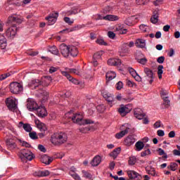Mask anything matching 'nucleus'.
Here are the masks:
<instances>
[{
  "label": "nucleus",
  "instance_id": "nucleus-36",
  "mask_svg": "<svg viewBox=\"0 0 180 180\" xmlns=\"http://www.w3.org/2000/svg\"><path fill=\"white\" fill-rule=\"evenodd\" d=\"M164 66L160 65L158 67V75L159 79H161L162 78V73L164 72Z\"/></svg>",
  "mask_w": 180,
  "mask_h": 180
},
{
  "label": "nucleus",
  "instance_id": "nucleus-41",
  "mask_svg": "<svg viewBox=\"0 0 180 180\" xmlns=\"http://www.w3.org/2000/svg\"><path fill=\"white\" fill-rule=\"evenodd\" d=\"M69 174L70 176L73 177L75 180H81V177L78 174L75 173V172H69Z\"/></svg>",
  "mask_w": 180,
  "mask_h": 180
},
{
  "label": "nucleus",
  "instance_id": "nucleus-44",
  "mask_svg": "<svg viewBox=\"0 0 180 180\" xmlns=\"http://www.w3.org/2000/svg\"><path fill=\"white\" fill-rule=\"evenodd\" d=\"M8 5H15V6H22L23 4L22 2H15V0H8Z\"/></svg>",
  "mask_w": 180,
  "mask_h": 180
},
{
  "label": "nucleus",
  "instance_id": "nucleus-24",
  "mask_svg": "<svg viewBox=\"0 0 180 180\" xmlns=\"http://www.w3.org/2000/svg\"><path fill=\"white\" fill-rule=\"evenodd\" d=\"M18 127H22L27 133H30L32 130V127L29 124H25L22 122H19Z\"/></svg>",
  "mask_w": 180,
  "mask_h": 180
},
{
  "label": "nucleus",
  "instance_id": "nucleus-64",
  "mask_svg": "<svg viewBox=\"0 0 180 180\" xmlns=\"http://www.w3.org/2000/svg\"><path fill=\"white\" fill-rule=\"evenodd\" d=\"M122 29H123V25L118 24V25H115V30L117 32H120L122 30Z\"/></svg>",
  "mask_w": 180,
  "mask_h": 180
},
{
  "label": "nucleus",
  "instance_id": "nucleus-15",
  "mask_svg": "<svg viewBox=\"0 0 180 180\" xmlns=\"http://www.w3.org/2000/svg\"><path fill=\"white\" fill-rule=\"evenodd\" d=\"M127 174L129 178V180L134 179V180H139L140 179V174H139L137 172L134 170H128L127 171Z\"/></svg>",
  "mask_w": 180,
  "mask_h": 180
},
{
  "label": "nucleus",
  "instance_id": "nucleus-43",
  "mask_svg": "<svg viewBox=\"0 0 180 180\" xmlns=\"http://www.w3.org/2000/svg\"><path fill=\"white\" fill-rule=\"evenodd\" d=\"M103 54V51H98L97 53H96L94 56H93V58L94 60H99L101 59V58L102 57V55Z\"/></svg>",
  "mask_w": 180,
  "mask_h": 180
},
{
  "label": "nucleus",
  "instance_id": "nucleus-62",
  "mask_svg": "<svg viewBox=\"0 0 180 180\" xmlns=\"http://www.w3.org/2000/svg\"><path fill=\"white\" fill-rule=\"evenodd\" d=\"M146 2H148V0H136L137 5H144Z\"/></svg>",
  "mask_w": 180,
  "mask_h": 180
},
{
  "label": "nucleus",
  "instance_id": "nucleus-54",
  "mask_svg": "<svg viewBox=\"0 0 180 180\" xmlns=\"http://www.w3.org/2000/svg\"><path fill=\"white\" fill-rule=\"evenodd\" d=\"M150 154H151V151L150 149H148L143 152H141V157H146V155H150Z\"/></svg>",
  "mask_w": 180,
  "mask_h": 180
},
{
  "label": "nucleus",
  "instance_id": "nucleus-23",
  "mask_svg": "<svg viewBox=\"0 0 180 180\" xmlns=\"http://www.w3.org/2000/svg\"><path fill=\"white\" fill-rule=\"evenodd\" d=\"M53 158L45 155L41 158V162H43V164H45L46 165H50V164L53 162Z\"/></svg>",
  "mask_w": 180,
  "mask_h": 180
},
{
  "label": "nucleus",
  "instance_id": "nucleus-48",
  "mask_svg": "<svg viewBox=\"0 0 180 180\" xmlns=\"http://www.w3.org/2000/svg\"><path fill=\"white\" fill-rule=\"evenodd\" d=\"M154 129H159V127H164V124L161 122V121L158 120L153 124Z\"/></svg>",
  "mask_w": 180,
  "mask_h": 180
},
{
  "label": "nucleus",
  "instance_id": "nucleus-46",
  "mask_svg": "<svg viewBox=\"0 0 180 180\" xmlns=\"http://www.w3.org/2000/svg\"><path fill=\"white\" fill-rule=\"evenodd\" d=\"M96 110H97V112H98V113H103V112H105V105H97Z\"/></svg>",
  "mask_w": 180,
  "mask_h": 180
},
{
  "label": "nucleus",
  "instance_id": "nucleus-51",
  "mask_svg": "<svg viewBox=\"0 0 180 180\" xmlns=\"http://www.w3.org/2000/svg\"><path fill=\"white\" fill-rule=\"evenodd\" d=\"M29 136L32 140H37L38 139L37 134L35 131L30 132Z\"/></svg>",
  "mask_w": 180,
  "mask_h": 180
},
{
  "label": "nucleus",
  "instance_id": "nucleus-2",
  "mask_svg": "<svg viewBox=\"0 0 180 180\" xmlns=\"http://www.w3.org/2000/svg\"><path fill=\"white\" fill-rule=\"evenodd\" d=\"M65 120L68 122L72 121L73 123H77V124H94L95 122L90 119H84L80 114H72V111H70L65 115Z\"/></svg>",
  "mask_w": 180,
  "mask_h": 180
},
{
  "label": "nucleus",
  "instance_id": "nucleus-57",
  "mask_svg": "<svg viewBox=\"0 0 180 180\" xmlns=\"http://www.w3.org/2000/svg\"><path fill=\"white\" fill-rule=\"evenodd\" d=\"M138 63H139V64H142V65H146V64H147V58H143L139 59Z\"/></svg>",
  "mask_w": 180,
  "mask_h": 180
},
{
  "label": "nucleus",
  "instance_id": "nucleus-32",
  "mask_svg": "<svg viewBox=\"0 0 180 180\" xmlns=\"http://www.w3.org/2000/svg\"><path fill=\"white\" fill-rule=\"evenodd\" d=\"M143 71L148 78H154V73L153 72V70H151V69L148 68H145Z\"/></svg>",
  "mask_w": 180,
  "mask_h": 180
},
{
  "label": "nucleus",
  "instance_id": "nucleus-30",
  "mask_svg": "<svg viewBox=\"0 0 180 180\" xmlns=\"http://www.w3.org/2000/svg\"><path fill=\"white\" fill-rule=\"evenodd\" d=\"M35 124L39 129L40 131H46V130H47V127H46V124H44L43 122H40V121L37 120L35 121Z\"/></svg>",
  "mask_w": 180,
  "mask_h": 180
},
{
  "label": "nucleus",
  "instance_id": "nucleus-14",
  "mask_svg": "<svg viewBox=\"0 0 180 180\" xmlns=\"http://www.w3.org/2000/svg\"><path fill=\"white\" fill-rule=\"evenodd\" d=\"M86 25L84 24L77 25L70 29L63 30L60 31V33H70V32H75L77 30H80V29H84Z\"/></svg>",
  "mask_w": 180,
  "mask_h": 180
},
{
  "label": "nucleus",
  "instance_id": "nucleus-6",
  "mask_svg": "<svg viewBox=\"0 0 180 180\" xmlns=\"http://www.w3.org/2000/svg\"><path fill=\"white\" fill-rule=\"evenodd\" d=\"M130 127L131 126L130 124H124L121 126L120 130H122L120 133H117L115 134V139H122V137H124L127 133H129L130 130Z\"/></svg>",
  "mask_w": 180,
  "mask_h": 180
},
{
  "label": "nucleus",
  "instance_id": "nucleus-59",
  "mask_svg": "<svg viewBox=\"0 0 180 180\" xmlns=\"http://www.w3.org/2000/svg\"><path fill=\"white\" fill-rule=\"evenodd\" d=\"M122 65V61H120V59H114L113 65L119 67V65Z\"/></svg>",
  "mask_w": 180,
  "mask_h": 180
},
{
  "label": "nucleus",
  "instance_id": "nucleus-56",
  "mask_svg": "<svg viewBox=\"0 0 180 180\" xmlns=\"http://www.w3.org/2000/svg\"><path fill=\"white\" fill-rule=\"evenodd\" d=\"M96 43L98 44H100V46H108V44L106 42H105V41L103 39H97L96 40Z\"/></svg>",
  "mask_w": 180,
  "mask_h": 180
},
{
  "label": "nucleus",
  "instance_id": "nucleus-49",
  "mask_svg": "<svg viewBox=\"0 0 180 180\" xmlns=\"http://www.w3.org/2000/svg\"><path fill=\"white\" fill-rule=\"evenodd\" d=\"M82 174L83 176H84V178H87L88 179H91V178H92V175H91V173L85 171V170H82Z\"/></svg>",
  "mask_w": 180,
  "mask_h": 180
},
{
  "label": "nucleus",
  "instance_id": "nucleus-21",
  "mask_svg": "<svg viewBox=\"0 0 180 180\" xmlns=\"http://www.w3.org/2000/svg\"><path fill=\"white\" fill-rule=\"evenodd\" d=\"M69 56L77 57L78 56V49L74 46H69Z\"/></svg>",
  "mask_w": 180,
  "mask_h": 180
},
{
  "label": "nucleus",
  "instance_id": "nucleus-16",
  "mask_svg": "<svg viewBox=\"0 0 180 180\" xmlns=\"http://www.w3.org/2000/svg\"><path fill=\"white\" fill-rule=\"evenodd\" d=\"M135 46L138 49H146V39L143 38L137 39L135 41Z\"/></svg>",
  "mask_w": 180,
  "mask_h": 180
},
{
  "label": "nucleus",
  "instance_id": "nucleus-5",
  "mask_svg": "<svg viewBox=\"0 0 180 180\" xmlns=\"http://www.w3.org/2000/svg\"><path fill=\"white\" fill-rule=\"evenodd\" d=\"M23 91V86L19 82H12L10 84V92L15 95L20 94Z\"/></svg>",
  "mask_w": 180,
  "mask_h": 180
},
{
  "label": "nucleus",
  "instance_id": "nucleus-42",
  "mask_svg": "<svg viewBox=\"0 0 180 180\" xmlns=\"http://www.w3.org/2000/svg\"><path fill=\"white\" fill-rule=\"evenodd\" d=\"M124 23L127 26H133V25H134V22H133V19L131 18V17H129L128 18H127L124 20Z\"/></svg>",
  "mask_w": 180,
  "mask_h": 180
},
{
  "label": "nucleus",
  "instance_id": "nucleus-12",
  "mask_svg": "<svg viewBox=\"0 0 180 180\" xmlns=\"http://www.w3.org/2000/svg\"><path fill=\"white\" fill-rule=\"evenodd\" d=\"M60 51L63 57H68L70 56V46H67L65 44H62L60 46Z\"/></svg>",
  "mask_w": 180,
  "mask_h": 180
},
{
  "label": "nucleus",
  "instance_id": "nucleus-37",
  "mask_svg": "<svg viewBox=\"0 0 180 180\" xmlns=\"http://www.w3.org/2000/svg\"><path fill=\"white\" fill-rule=\"evenodd\" d=\"M49 53H51L52 54H54L55 56H58V49H57V47L56 46H51L49 49Z\"/></svg>",
  "mask_w": 180,
  "mask_h": 180
},
{
  "label": "nucleus",
  "instance_id": "nucleus-58",
  "mask_svg": "<svg viewBox=\"0 0 180 180\" xmlns=\"http://www.w3.org/2000/svg\"><path fill=\"white\" fill-rule=\"evenodd\" d=\"M64 21L65 22V23H68V25H72V23H74V20H71V18L68 17H65Z\"/></svg>",
  "mask_w": 180,
  "mask_h": 180
},
{
  "label": "nucleus",
  "instance_id": "nucleus-34",
  "mask_svg": "<svg viewBox=\"0 0 180 180\" xmlns=\"http://www.w3.org/2000/svg\"><path fill=\"white\" fill-rule=\"evenodd\" d=\"M16 143H19L20 146H22V147H27V148H30V144L25 141H22V139H18Z\"/></svg>",
  "mask_w": 180,
  "mask_h": 180
},
{
  "label": "nucleus",
  "instance_id": "nucleus-31",
  "mask_svg": "<svg viewBox=\"0 0 180 180\" xmlns=\"http://www.w3.org/2000/svg\"><path fill=\"white\" fill-rule=\"evenodd\" d=\"M6 38L3 34H0V47L4 49L6 47Z\"/></svg>",
  "mask_w": 180,
  "mask_h": 180
},
{
  "label": "nucleus",
  "instance_id": "nucleus-47",
  "mask_svg": "<svg viewBox=\"0 0 180 180\" xmlns=\"http://www.w3.org/2000/svg\"><path fill=\"white\" fill-rule=\"evenodd\" d=\"M162 99L165 102L164 104L165 105V108H168L169 106V103H170V101L168 99V97L164 96V94H162Z\"/></svg>",
  "mask_w": 180,
  "mask_h": 180
},
{
  "label": "nucleus",
  "instance_id": "nucleus-8",
  "mask_svg": "<svg viewBox=\"0 0 180 180\" xmlns=\"http://www.w3.org/2000/svg\"><path fill=\"white\" fill-rule=\"evenodd\" d=\"M37 103L33 98H28L27 100V108L30 112H34L37 109Z\"/></svg>",
  "mask_w": 180,
  "mask_h": 180
},
{
  "label": "nucleus",
  "instance_id": "nucleus-4",
  "mask_svg": "<svg viewBox=\"0 0 180 180\" xmlns=\"http://www.w3.org/2000/svg\"><path fill=\"white\" fill-rule=\"evenodd\" d=\"M19 157L22 162H27V161H32L34 158V155L27 149H22L20 150Z\"/></svg>",
  "mask_w": 180,
  "mask_h": 180
},
{
  "label": "nucleus",
  "instance_id": "nucleus-22",
  "mask_svg": "<svg viewBox=\"0 0 180 180\" xmlns=\"http://www.w3.org/2000/svg\"><path fill=\"white\" fill-rule=\"evenodd\" d=\"M102 162V158L99 155L95 156L91 162L92 167H98Z\"/></svg>",
  "mask_w": 180,
  "mask_h": 180
},
{
  "label": "nucleus",
  "instance_id": "nucleus-13",
  "mask_svg": "<svg viewBox=\"0 0 180 180\" xmlns=\"http://www.w3.org/2000/svg\"><path fill=\"white\" fill-rule=\"evenodd\" d=\"M34 112H37V115L39 116V117H46V116H47V110L43 106H38L37 109H35Z\"/></svg>",
  "mask_w": 180,
  "mask_h": 180
},
{
  "label": "nucleus",
  "instance_id": "nucleus-19",
  "mask_svg": "<svg viewBox=\"0 0 180 180\" xmlns=\"http://www.w3.org/2000/svg\"><path fill=\"white\" fill-rule=\"evenodd\" d=\"M63 75L66 77V78L72 82V84H75V85H79V81L77 80V79H74L68 72H63Z\"/></svg>",
  "mask_w": 180,
  "mask_h": 180
},
{
  "label": "nucleus",
  "instance_id": "nucleus-33",
  "mask_svg": "<svg viewBox=\"0 0 180 180\" xmlns=\"http://www.w3.org/2000/svg\"><path fill=\"white\" fill-rule=\"evenodd\" d=\"M106 84H109L112 79H113V72H108L105 75Z\"/></svg>",
  "mask_w": 180,
  "mask_h": 180
},
{
  "label": "nucleus",
  "instance_id": "nucleus-1",
  "mask_svg": "<svg viewBox=\"0 0 180 180\" xmlns=\"http://www.w3.org/2000/svg\"><path fill=\"white\" fill-rule=\"evenodd\" d=\"M8 23H11V27L6 31V36L8 39L12 40V39H14L15 36H16V32H18L17 26L22 23V19L15 15H13L8 17Z\"/></svg>",
  "mask_w": 180,
  "mask_h": 180
},
{
  "label": "nucleus",
  "instance_id": "nucleus-27",
  "mask_svg": "<svg viewBox=\"0 0 180 180\" xmlns=\"http://www.w3.org/2000/svg\"><path fill=\"white\" fill-rule=\"evenodd\" d=\"M124 143L126 146H131L136 143V139L133 136H129L124 140Z\"/></svg>",
  "mask_w": 180,
  "mask_h": 180
},
{
  "label": "nucleus",
  "instance_id": "nucleus-60",
  "mask_svg": "<svg viewBox=\"0 0 180 180\" xmlns=\"http://www.w3.org/2000/svg\"><path fill=\"white\" fill-rule=\"evenodd\" d=\"M68 15H77L78 13V8H73L68 11Z\"/></svg>",
  "mask_w": 180,
  "mask_h": 180
},
{
  "label": "nucleus",
  "instance_id": "nucleus-26",
  "mask_svg": "<svg viewBox=\"0 0 180 180\" xmlns=\"http://www.w3.org/2000/svg\"><path fill=\"white\" fill-rule=\"evenodd\" d=\"M6 144L9 150H15L17 147L16 143L12 141V139H6Z\"/></svg>",
  "mask_w": 180,
  "mask_h": 180
},
{
  "label": "nucleus",
  "instance_id": "nucleus-29",
  "mask_svg": "<svg viewBox=\"0 0 180 180\" xmlns=\"http://www.w3.org/2000/svg\"><path fill=\"white\" fill-rule=\"evenodd\" d=\"M158 15H159L158 11H153V15L150 18L151 23H153L154 25H155V23L158 22V18H159Z\"/></svg>",
  "mask_w": 180,
  "mask_h": 180
},
{
  "label": "nucleus",
  "instance_id": "nucleus-50",
  "mask_svg": "<svg viewBox=\"0 0 180 180\" xmlns=\"http://www.w3.org/2000/svg\"><path fill=\"white\" fill-rule=\"evenodd\" d=\"M148 174H149V175H152V176H158V174H157V172H155L154 168H151L148 170Z\"/></svg>",
  "mask_w": 180,
  "mask_h": 180
},
{
  "label": "nucleus",
  "instance_id": "nucleus-10",
  "mask_svg": "<svg viewBox=\"0 0 180 180\" xmlns=\"http://www.w3.org/2000/svg\"><path fill=\"white\" fill-rule=\"evenodd\" d=\"M57 18H58V13H52L49 14V15L46 18V20H48V25L49 26L54 25V23L57 22Z\"/></svg>",
  "mask_w": 180,
  "mask_h": 180
},
{
  "label": "nucleus",
  "instance_id": "nucleus-3",
  "mask_svg": "<svg viewBox=\"0 0 180 180\" xmlns=\"http://www.w3.org/2000/svg\"><path fill=\"white\" fill-rule=\"evenodd\" d=\"M67 140H68V137L64 132L55 133L51 137V143L55 146H61V144L67 143Z\"/></svg>",
  "mask_w": 180,
  "mask_h": 180
},
{
  "label": "nucleus",
  "instance_id": "nucleus-9",
  "mask_svg": "<svg viewBox=\"0 0 180 180\" xmlns=\"http://www.w3.org/2000/svg\"><path fill=\"white\" fill-rule=\"evenodd\" d=\"M6 105L9 110H11L12 112L16 110L18 108V106L16 105V101L12 98H7L6 101Z\"/></svg>",
  "mask_w": 180,
  "mask_h": 180
},
{
  "label": "nucleus",
  "instance_id": "nucleus-25",
  "mask_svg": "<svg viewBox=\"0 0 180 180\" xmlns=\"http://www.w3.org/2000/svg\"><path fill=\"white\" fill-rule=\"evenodd\" d=\"M118 112H124L125 113H129L131 112V105H121L120 108H118Z\"/></svg>",
  "mask_w": 180,
  "mask_h": 180
},
{
  "label": "nucleus",
  "instance_id": "nucleus-18",
  "mask_svg": "<svg viewBox=\"0 0 180 180\" xmlns=\"http://www.w3.org/2000/svg\"><path fill=\"white\" fill-rule=\"evenodd\" d=\"M102 95L107 102H108L110 106H112V103L113 102V96L112 94L108 93V91H103Z\"/></svg>",
  "mask_w": 180,
  "mask_h": 180
},
{
  "label": "nucleus",
  "instance_id": "nucleus-55",
  "mask_svg": "<svg viewBox=\"0 0 180 180\" xmlns=\"http://www.w3.org/2000/svg\"><path fill=\"white\" fill-rule=\"evenodd\" d=\"M132 18V21L134 22V25H136L139 20L140 19V15H133L131 17Z\"/></svg>",
  "mask_w": 180,
  "mask_h": 180
},
{
  "label": "nucleus",
  "instance_id": "nucleus-35",
  "mask_svg": "<svg viewBox=\"0 0 180 180\" xmlns=\"http://www.w3.org/2000/svg\"><path fill=\"white\" fill-rule=\"evenodd\" d=\"M135 147L136 148V151H141L144 148V143L138 141L136 143Z\"/></svg>",
  "mask_w": 180,
  "mask_h": 180
},
{
  "label": "nucleus",
  "instance_id": "nucleus-53",
  "mask_svg": "<svg viewBox=\"0 0 180 180\" xmlns=\"http://www.w3.org/2000/svg\"><path fill=\"white\" fill-rule=\"evenodd\" d=\"M139 29L140 30H141V32H147V30H148V26H147L146 25L142 24L139 26Z\"/></svg>",
  "mask_w": 180,
  "mask_h": 180
},
{
  "label": "nucleus",
  "instance_id": "nucleus-61",
  "mask_svg": "<svg viewBox=\"0 0 180 180\" xmlns=\"http://www.w3.org/2000/svg\"><path fill=\"white\" fill-rule=\"evenodd\" d=\"M69 72H71L72 74H76V75H79V71L77 69H69Z\"/></svg>",
  "mask_w": 180,
  "mask_h": 180
},
{
  "label": "nucleus",
  "instance_id": "nucleus-28",
  "mask_svg": "<svg viewBox=\"0 0 180 180\" xmlns=\"http://www.w3.org/2000/svg\"><path fill=\"white\" fill-rule=\"evenodd\" d=\"M102 19H103L104 20H110L111 22H113V15H107L104 17L101 15H98L96 20H102Z\"/></svg>",
  "mask_w": 180,
  "mask_h": 180
},
{
  "label": "nucleus",
  "instance_id": "nucleus-11",
  "mask_svg": "<svg viewBox=\"0 0 180 180\" xmlns=\"http://www.w3.org/2000/svg\"><path fill=\"white\" fill-rule=\"evenodd\" d=\"M134 116L139 120H143L146 117V114L143 112V110L141 108H135L134 110Z\"/></svg>",
  "mask_w": 180,
  "mask_h": 180
},
{
  "label": "nucleus",
  "instance_id": "nucleus-39",
  "mask_svg": "<svg viewBox=\"0 0 180 180\" xmlns=\"http://www.w3.org/2000/svg\"><path fill=\"white\" fill-rule=\"evenodd\" d=\"M168 169H171V171H176V169L178 168V164L176 162H172L170 163V165L167 167Z\"/></svg>",
  "mask_w": 180,
  "mask_h": 180
},
{
  "label": "nucleus",
  "instance_id": "nucleus-17",
  "mask_svg": "<svg viewBox=\"0 0 180 180\" xmlns=\"http://www.w3.org/2000/svg\"><path fill=\"white\" fill-rule=\"evenodd\" d=\"M43 82L39 79H34L32 80L31 82L29 84L30 88L32 89H37L40 85H42Z\"/></svg>",
  "mask_w": 180,
  "mask_h": 180
},
{
  "label": "nucleus",
  "instance_id": "nucleus-40",
  "mask_svg": "<svg viewBox=\"0 0 180 180\" xmlns=\"http://www.w3.org/2000/svg\"><path fill=\"white\" fill-rule=\"evenodd\" d=\"M91 129H95L94 126L82 127L79 129L81 133H88Z\"/></svg>",
  "mask_w": 180,
  "mask_h": 180
},
{
  "label": "nucleus",
  "instance_id": "nucleus-52",
  "mask_svg": "<svg viewBox=\"0 0 180 180\" xmlns=\"http://www.w3.org/2000/svg\"><path fill=\"white\" fill-rule=\"evenodd\" d=\"M115 88L117 91H120L123 88V82L120 81L115 84Z\"/></svg>",
  "mask_w": 180,
  "mask_h": 180
},
{
  "label": "nucleus",
  "instance_id": "nucleus-38",
  "mask_svg": "<svg viewBox=\"0 0 180 180\" xmlns=\"http://www.w3.org/2000/svg\"><path fill=\"white\" fill-rule=\"evenodd\" d=\"M120 151H122V148H120V147H118V148H116L115 149H114V150H113L114 160L115 158H117V155H119L120 154Z\"/></svg>",
  "mask_w": 180,
  "mask_h": 180
},
{
  "label": "nucleus",
  "instance_id": "nucleus-7",
  "mask_svg": "<svg viewBox=\"0 0 180 180\" xmlns=\"http://www.w3.org/2000/svg\"><path fill=\"white\" fill-rule=\"evenodd\" d=\"M129 44L124 43L118 49V54L121 57H126L129 53Z\"/></svg>",
  "mask_w": 180,
  "mask_h": 180
},
{
  "label": "nucleus",
  "instance_id": "nucleus-63",
  "mask_svg": "<svg viewBox=\"0 0 180 180\" xmlns=\"http://www.w3.org/2000/svg\"><path fill=\"white\" fill-rule=\"evenodd\" d=\"M50 175V172L48 170L41 171V176H48Z\"/></svg>",
  "mask_w": 180,
  "mask_h": 180
},
{
  "label": "nucleus",
  "instance_id": "nucleus-45",
  "mask_svg": "<svg viewBox=\"0 0 180 180\" xmlns=\"http://www.w3.org/2000/svg\"><path fill=\"white\" fill-rule=\"evenodd\" d=\"M136 162H137V159L136 158V157L131 156V157L129 158V165H134V164H136Z\"/></svg>",
  "mask_w": 180,
  "mask_h": 180
},
{
  "label": "nucleus",
  "instance_id": "nucleus-20",
  "mask_svg": "<svg viewBox=\"0 0 180 180\" xmlns=\"http://www.w3.org/2000/svg\"><path fill=\"white\" fill-rule=\"evenodd\" d=\"M128 70L131 75L134 78V79H136V81H138L139 82L141 81V77L137 74V72H136L134 69L132 68H129Z\"/></svg>",
  "mask_w": 180,
  "mask_h": 180
}]
</instances>
